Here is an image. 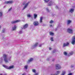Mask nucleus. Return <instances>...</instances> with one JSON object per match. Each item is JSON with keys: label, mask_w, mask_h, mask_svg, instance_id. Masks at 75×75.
Returning a JSON list of instances; mask_svg holds the SVG:
<instances>
[{"label": "nucleus", "mask_w": 75, "mask_h": 75, "mask_svg": "<svg viewBox=\"0 0 75 75\" xmlns=\"http://www.w3.org/2000/svg\"><path fill=\"white\" fill-rule=\"evenodd\" d=\"M44 1L45 3H48L50 1V0H44Z\"/></svg>", "instance_id": "29"}, {"label": "nucleus", "mask_w": 75, "mask_h": 75, "mask_svg": "<svg viewBox=\"0 0 75 75\" xmlns=\"http://www.w3.org/2000/svg\"><path fill=\"white\" fill-rule=\"evenodd\" d=\"M23 33V32H22V30H20L19 32V33H20V34H21L22 33Z\"/></svg>", "instance_id": "32"}, {"label": "nucleus", "mask_w": 75, "mask_h": 75, "mask_svg": "<svg viewBox=\"0 0 75 75\" xmlns=\"http://www.w3.org/2000/svg\"><path fill=\"white\" fill-rule=\"evenodd\" d=\"M71 44L74 45L75 44V36H73L72 38Z\"/></svg>", "instance_id": "3"}, {"label": "nucleus", "mask_w": 75, "mask_h": 75, "mask_svg": "<svg viewBox=\"0 0 75 75\" xmlns=\"http://www.w3.org/2000/svg\"><path fill=\"white\" fill-rule=\"evenodd\" d=\"M3 66L4 67L8 69H13L14 68V66L13 65L9 67H8L5 65H3Z\"/></svg>", "instance_id": "2"}, {"label": "nucleus", "mask_w": 75, "mask_h": 75, "mask_svg": "<svg viewBox=\"0 0 75 75\" xmlns=\"http://www.w3.org/2000/svg\"><path fill=\"white\" fill-rule=\"evenodd\" d=\"M25 5V3L24 2L23 3V5Z\"/></svg>", "instance_id": "39"}, {"label": "nucleus", "mask_w": 75, "mask_h": 75, "mask_svg": "<svg viewBox=\"0 0 75 75\" xmlns=\"http://www.w3.org/2000/svg\"><path fill=\"white\" fill-rule=\"evenodd\" d=\"M5 75H7V74H5Z\"/></svg>", "instance_id": "46"}, {"label": "nucleus", "mask_w": 75, "mask_h": 75, "mask_svg": "<svg viewBox=\"0 0 75 75\" xmlns=\"http://www.w3.org/2000/svg\"><path fill=\"white\" fill-rule=\"evenodd\" d=\"M73 54H74L73 52H70L68 54V56H71V55H73Z\"/></svg>", "instance_id": "20"}, {"label": "nucleus", "mask_w": 75, "mask_h": 75, "mask_svg": "<svg viewBox=\"0 0 75 75\" xmlns=\"http://www.w3.org/2000/svg\"><path fill=\"white\" fill-rule=\"evenodd\" d=\"M74 9L73 8H71L69 9V12L72 13L74 12Z\"/></svg>", "instance_id": "16"}, {"label": "nucleus", "mask_w": 75, "mask_h": 75, "mask_svg": "<svg viewBox=\"0 0 75 75\" xmlns=\"http://www.w3.org/2000/svg\"><path fill=\"white\" fill-rule=\"evenodd\" d=\"M71 22H72V21L68 20L67 21V24H69L71 23Z\"/></svg>", "instance_id": "21"}, {"label": "nucleus", "mask_w": 75, "mask_h": 75, "mask_svg": "<svg viewBox=\"0 0 75 75\" xmlns=\"http://www.w3.org/2000/svg\"><path fill=\"white\" fill-rule=\"evenodd\" d=\"M33 61V58H30L29 60H28L27 61V63H30V62H32Z\"/></svg>", "instance_id": "12"}, {"label": "nucleus", "mask_w": 75, "mask_h": 75, "mask_svg": "<svg viewBox=\"0 0 75 75\" xmlns=\"http://www.w3.org/2000/svg\"><path fill=\"white\" fill-rule=\"evenodd\" d=\"M65 73H66V71H62V74H61V75H64L65 74Z\"/></svg>", "instance_id": "22"}, {"label": "nucleus", "mask_w": 75, "mask_h": 75, "mask_svg": "<svg viewBox=\"0 0 75 75\" xmlns=\"http://www.w3.org/2000/svg\"><path fill=\"white\" fill-rule=\"evenodd\" d=\"M27 17L28 18H30V17H32L33 16L30 13H28L27 15Z\"/></svg>", "instance_id": "15"}, {"label": "nucleus", "mask_w": 75, "mask_h": 75, "mask_svg": "<svg viewBox=\"0 0 75 75\" xmlns=\"http://www.w3.org/2000/svg\"><path fill=\"white\" fill-rule=\"evenodd\" d=\"M50 40L51 41H54V38L52 37L50 38Z\"/></svg>", "instance_id": "26"}, {"label": "nucleus", "mask_w": 75, "mask_h": 75, "mask_svg": "<svg viewBox=\"0 0 75 75\" xmlns=\"http://www.w3.org/2000/svg\"><path fill=\"white\" fill-rule=\"evenodd\" d=\"M1 28V26L0 25V29Z\"/></svg>", "instance_id": "44"}, {"label": "nucleus", "mask_w": 75, "mask_h": 75, "mask_svg": "<svg viewBox=\"0 0 75 75\" xmlns=\"http://www.w3.org/2000/svg\"><path fill=\"white\" fill-rule=\"evenodd\" d=\"M56 7H56V8H58V6H57Z\"/></svg>", "instance_id": "45"}, {"label": "nucleus", "mask_w": 75, "mask_h": 75, "mask_svg": "<svg viewBox=\"0 0 75 75\" xmlns=\"http://www.w3.org/2000/svg\"><path fill=\"white\" fill-rule=\"evenodd\" d=\"M56 69H61V67L59 64H57L55 65Z\"/></svg>", "instance_id": "6"}, {"label": "nucleus", "mask_w": 75, "mask_h": 75, "mask_svg": "<svg viewBox=\"0 0 75 75\" xmlns=\"http://www.w3.org/2000/svg\"><path fill=\"white\" fill-rule=\"evenodd\" d=\"M49 50H52V48L51 47H49Z\"/></svg>", "instance_id": "37"}, {"label": "nucleus", "mask_w": 75, "mask_h": 75, "mask_svg": "<svg viewBox=\"0 0 75 75\" xmlns=\"http://www.w3.org/2000/svg\"><path fill=\"white\" fill-rule=\"evenodd\" d=\"M17 28V26L16 25H14L12 28V31H15Z\"/></svg>", "instance_id": "10"}, {"label": "nucleus", "mask_w": 75, "mask_h": 75, "mask_svg": "<svg viewBox=\"0 0 75 75\" xmlns=\"http://www.w3.org/2000/svg\"><path fill=\"white\" fill-rule=\"evenodd\" d=\"M67 53L66 52H64V54L65 55H67Z\"/></svg>", "instance_id": "31"}, {"label": "nucleus", "mask_w": 75, "mask_h": 75, "mask_svg": "<svg viewBox=\"0 0 75 75\" xmlns=\"http://www.w3.org/2000/svg\"><path fill=\"white\" fill-rule=\"evenodd\" d=\"M42 18H43L42 17H41L40 18V23H42L43 22Z\"/></svg>", "instance_id": "19"}, {"label": "nucleus", "mask_w": 75, "mask_h": 75, "mask_svg": "<svg viewBox=\"0 0 75 75\" xmlns=\"http://www.w3.org/2000/svg\"><path fill=\"white\" fill-rule=\"evenodd\" d=\"M60 73V71H57L56 72V74H51L50 75H57Z\"/></svg>", "instance_id": "14"}, {"label": "nucleus", "mask_w": 75, "mask_h": 75, "mask_svg": "<svg viewBox=\"0 0 75 75\" xmlns=\"http://www.w3.org/2000/svg\"><path fill=\"white\" fill-rule=\"evenodd\" d=\"M37 14H34V18L35 19V18H37Z\"/></svg>", "instance_id": "23"}, {"label": "nucleus", "mask_w": 75, "mask_h": 75, "mask_svg": "<svg viewBox=\"0 0 75 75\" xmlns=\"http://www.w3.org/2000/svg\"><path fill=\"white\" fill-rule=\"evenodd\" d=\"M33 24L34 25H35V26H37V25H39V23H38V22L37 21L34 22Z\"/></svg>", "instance_id": "11"}, {"label": "nucleus", "mask_w": 75, "mask_h": 75, "mask_svg": "<svg viewBox=\"0 0 75 75\" xmlns=\"http://www.w3.org/2000/svg\"><path fill=\"white\" fill-rule=\"evenodd\" d=\"M0 75H3V74H0Z\"/></svg>", "instance_id": "42"}, {"label": "nucleus", "mask_w": 75, "mask_h": 75, "mask_svg": "<svg viewBox=\"0 0 75 75\" xmlns=\"http://www.w3.org/2000/svg\"><path fill=\"white\" fill-rule=\"evenodd\" d=\"M29 3H30V2H28L25 4L24 7L23 8V10L25 9V8H26L28 6V4H29Z\"/></svg>", "instance_id": "9"}, {"label": "nucleus", "mask_w": 75, "mask_h": 75, "mask_svg": "<svg viewBox=\"0 0 75 75\" xmlns=\"http://www.w3.org/2000/svg\"><path fill=\"white\" fill-rule=\"evenodd\" d=\"M72 74L71 73H69L68 75H72Z\"/></svg>", "instance_id": "36"}, {"label": "nucleus", "mask_w": 75, "mask_h": 75, "mask_svg": "<svg viewBox=\"0 0 75 75\" xmlns=\"http://www.w3.org/2000/svg\"><path fill=\"white\" fill-rule=\"evenodd\" d=\"M28 26V25L27 24H25L23 25V27H21V29H25L27 28Z\"/></svg>", "instance_id": "7"}, {"label": "nucleus", "mask_w": 75, "mask_h": 75, "mask_svg": "<svg viewBox=\"0 0 75 75\" xmlns=\"http://www.w3.org/2000/svg\"><path fill=\"white\" fill-rule=\"evenodd\" d=\"M2 32H3V33H4V31L3 30L2 31Z\"/></svg>", "instance_id": "43"}, {"label": "nucleus", "mask_w": 75, "mask_h": 75, "mask_svg": "<svg viewBox=\"0 0 75 75\" xmlns=\"http://www.w3.org/2000/svg\"><path fill=\"white\" fill-rule=\"evenodd\" d=\"M28 67V66L27 65H25L24 67V69H27Z\"/></svg>", "instance_id": "27"}, {"label": "nucleus", "mask_w": 75, "mask_h": 75, "mask_svg": "<svg viewBox=\"0 0 75 75\" xmlns=\"http://www.w3.org/2000/svg\"><path fill=\"white\" fill-rule=\"evenodd\" d=\"M69 45V43L68 42L64 43L63 44V47H65V46H67V45Z\"/></svg>", "instance_id": "13"}, {"label": "nucleus", "mask_w": 75, "mask_h": 75, "mask_svg": "<svg viewBox=\"0 0 75 75\" xmlns=\"http://www.w3.org/2000/svg\"><path fill=\"white\" fill-rule=\"evenodd\" d=\"M11 9H12V8H10L8 10V11H11Z\"/></svg>", "instance_id": "33"}, {"label": "nucleus", "mask_w": 75, "mask_h": 75, "mask_svg": "<svg viewBox=\"0 0 75 75\" xmlns=\"http://www.w3.org/2000/svg\"><path fill=\"white\" fill-rule=\"evenodd\" d=\"M20 21H21L20 20L13 21L11 22V24H15V23H18L19 22H20Z\"/></svg>", "instance_id": "8"}, {"label": "nucleus", "mask_w": 75, "mask_h": 75, "mask_svg": "<svg viewBox=\"0 0 75 75\" xmlns=\"http://www.w3.org/2000/svg\"><path fill=\"white\" fill-rule=\"evenodd\" d=\"M67 32L70 34H73V30L72 29H71L69 28L67 29Z\"/></svg>", "instance_id": "4"}, {"label": "nucleus", "mask_w": 75, "mask_h": 75, "mask_svg": "<svg viewBox=\"0 0 75 75\" xmlns=\"http://www.w3.org/2000/svg\"><path fill=\"white\" fill-rule=\"evenodd\" d=\"M3 16V13L2 12H0V17H2Z\"/></svg>", "instance_id": "28"}, {"label": "nucleus", "mask_w": 75, "mask_h": 75, "mask_svg": "<svg viewBox=\"0 0 75 75\" xmlns=\"http://www.w3.org/2000/svg\"><path fill=\"white\" fill-rule=\"evenodd\" d=\"M46 10H47V11H48V8L46 9Z\"/></svg>", "instance_id": "40"}, {"label": "nucleus", "mask_w": 75, "mask_h": 75, "mask_svg": "<svg viewBox=\"0 0 75 75\" xmlns=\"http://www.w3.org/2000/svg\"><path fill=\"white\" fill-rule=\"evenodd\" d=\"M53 4V2H52V1H50L48 4V6H51Z\"/></svg>", "instance_id": "18"}, {"label": "nucleus", "mask_w": 75, "mask_h": 75, "mask_svg": "<svg viewBox=\"0 0 75 75\" xmlns=\"http://www.w3.org/2000/svg\"><path fill=\"white\" fill-rule=\"evenodd\" d=\"M50 35H54V33L52 32H50Z\"/></svg>", "instance_id": "25"}, {"label": "nucleus", "mask_w": 75, "mask_h": 75, "mask_svg": "<svg viewBox=\"0 0 75 75\" xmlns=\"http://www.w3.org/2000/svg\"><path fill=\"white\" fill-rule=\"evenodd\" d=\"M34 75H38V73H36L34 74Z\"/></svg>", "instance_id": "35"}, {"label": "nucleus", "mask_w": 75, "mask_h": 75, "mask_svg": "<svg viewBox=\"0 0 75 75\" xmlns=\"http://www.w3.org/2000/svg\"><path fill=\"white\" fill-rule=\"evenodd\" d=\"M50 27H52V25H50Z\"/></svg>", "instance_id": "41"}, {"label": "nucleus", "mask_w": 75, "mask_h": 75, "mask_svg": "<svg viewBox=\"0 0 75 75\" xmlns=\"http://www.w3.org/2000/svg\"><path fill=\"white\" fill-rule=\"evenodd\" d=\"M42 46V44H40L39 45V47H41Z\"/></svg>", "instance_id": "34"}, {"label": "nucleus", "mask_w": 75, "mask_h": 75, "mask_svg": "<svg viewBox=\"0 0 75 75\" xmlns=\"http://www.w3.org/2000/svg\"><path fill=\"white\" fill-rule=\"evenodd\" d=\"M38 42L35 43L34 45L31 46V49H33V48H35V47H37V45H38Z\"/></svg>", "instance_id": "5"}, {"label": "nucleus", "mask_w": 75, "mask_h": 75, "mask_svg": "<svg viewBox=\"0 0 75 75\" xmlns=\"http://www.w3.org/2000/svg\"><path fill=\"white\" fill-rule=\"evenodd\" d=\"M54 23V21H51L50 22V24H52V23Z\"/></svg>", "instance_id": "30"}, {"label": "nucleus", "mask_w": 75, "mask_h": 75, "mask_svg": "<svg viewBox=\"0 0 75 75\" xmlns=\"http://www.w3.org/2000/svg\"><path fill=\"white\" fill-rule=\"evenodd\" d=\"M3 58H4V61L6 63L9 62V61H11L10 58H11V57L7 59V55L6 54H4L3 55V57L0 58V62H2V61H3Z\"/></svg>", "instance_id": "1"}, {"label": "nucleus", "mask_w": 75, "mask_h": 75, "mask_svg": "<svg viewBox=\"0 0 75 75\" xmlns=\"http://www.w3.org/2000/svg\"><path fill=\"white\" fill-rule=\"evenodd\" d=\"M32 71L33 73H36V70L35 69H32Z\"/></svg>", "instance_id": "24"}, {"label": "nucleus", "mask_w": 75, "mask_h": 75, "mask_svg": "<svg viewBox=\"0 0 75 75\" xmlns=\"http://www.w3.org/2000/svg\"><path fill=\"white\" fill-rule=\"evenodd\" d=\"M22 75H25V73H24L22 74Z\"/></svg>", "instance_id": "38"}, {"label": "nucleus", "mask_w": 75, "mask_h": 75, "mask_svg": "<svg viewBox=\"0 0 75 75\" xmlns=\"http://www.w3.org/2000/svg\"><path fill=\"white\" fill-rule=\"evenodd\" d=\"M13 2L12 1H9L6 2V3H7V4H11V3H13Z\"/></svg>", "instance_id": "17"}]
</instances>
